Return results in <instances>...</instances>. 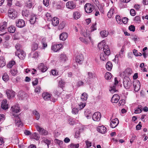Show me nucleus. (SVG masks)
<instances>
[{
    "label": "nucleus",
    "mask_w": 148,
    "mask_h": 148,
    "mask_svg": "<svg viewBox=\"0 0 148 148\" xmlns=\"http://www.w3.org/2000/svg\"><path fill=\"white\" fill-rule=\"evenodd\" d=\"M103 53H101L100 55V58L102 61L107 60L108 56L110 53V51L108 46H105L103 50Z\"/></svg>",
    "instance_id": "1"
},
{
    "label": "nucleus",
    "mask_w": 148,
    "mask_h": 148,
    "mask_svg": "<svg viewBox=\"0 0 148 148\" xmlns=\"http://www.w3.org/2000/svg\"><path fill=\"white\" fill-rule=\"evenodd\" d=\"M123 83L124 87L127 89H129L132 84V82L130 78L127 76L124 77L123 80Z\"/></svg>",
    "instance_id": "2"
},
{
    "label": "nucleus",
    "mask_w": 148,
    "mask_h": 148,
    "mask_svg": "<svg viewBox=\"0 0 148 148\" xmlns=\"http://www.w3.org/2000/svg\"><path fill=\"white\" fill-rule=\"evenodd\" d=\"M15 120V123L16 125L18 127H21L23 125V123L20 120V117L18 115L16 114H13L12 115Z\"/></svg>",
    "instance_id": "3"
},
{
    "label": "nucleus",
    "mask_w": 148,
    "mask_h": 148,
    "mask_svg": "<svg viewBox=\"0 0 148 148\" xmlns=\"http://www.w3.org/2000/svg\"><path fill=\"white\" fill-rule=\"evenodd\" d=\"M15 54L16 56H17L21 60H23L26 56L25 53L22 50L16 51L15 52Z\"/></svg>",
    "instance_id": "4"
},
{
    "label": "nucleus",
    "mask_w": 148,
    "mask_h": 148,
    "mask_svg": "<svg viewBox=\"0 0 148 148\" xmlns=\"http://www.w3.org/2000/svg\"><path fill=\"white\" fill-rule=\"evenodd\" d=\"M118 83L119 82L117 79L116 77H115L114 78V84L112 85L110 87L109 89V91L111 93H114L117 91L116 87V85L118 84Z\"/></svg>",
    "instance_id": "5"
},
{
    "label": "nucleus",
    "mask_w": 148,
    "mask_h": 148,
    "mask_svg": "<svg viewBox=\"0 0 148 148\" xmlns=\"http://www.w3.org/2000/svg\"><path fill=\"white\" fill-rule=\"evenodd\" d=\"M85 9L86 13H90L93 10V6L91 4L87 3L85 5Z\"/></svg>",
    "instance_id": "6"
},
{
    "label": "nucleus",
    "mask_w": 148,
    "mask_h": 148,
    "mask_svg": "<svg viewBox=\"0 0 148 148\" xmlns=\"http://www.w3.org/2000/svg\"><path fill=\"white\" fill-rule=\"evenodd\" d=\"M36 127L37 130L39 132L40 134L44 135H46L48 134V132L47 131L40 127L38 125H36Z\"/></svg>",
    "instance_id": "7"
},
{
    "label": "nucleus",
    "mask_w": 148,
    "mask_h": 148,
    "mask_svg": "<svg viewBox=\"0 0 148 148\" xmlns=\"http://www.w3.org/2000/svg\"><path fill=\"white\" fill-rule=\"evenodd\" d=\"M101 117V115L99 112H95L93 115L92 119L95 121H99Z\"/></svg>",
    "instance_id": "8"
},
{
    "label": "nucleus",
    "mask_w": 148,
    "mask_h": 148,
    "mask_svg": "<svg viewBox=\"0 0 148 148\" xmlns=\"http://www.w3.org/2000/svg\"><path fill=\"white\" fill-rule=\"evenodd\" d=\"M62 47L61 44L57 45H54L52 46L51 49L54 52H57Z\"/></svg>",
    "instance_id": "9"
},
{
    "label": "nucleus",
    "mask_w": 148,
    "mask_h": 148,
    "mask_svg": "<svg viewBox=\"0 0 148 148\" xmlns=\"http://www.w3.org/2000/svg\"><path fill=\"white\" fill-rule=\"evenodd\" d=\"M133 85L134 90L136 92L138 91L140 89V84L139 81H137L133 82Z\"/></svg>",
    "instance_id": "10"
},
{
    "label": "nucleus",
    "mask_w": 148,
    "mask_h": 148,
    "mask_svg": "<svg viewBox=\"0 0 148 148\" xmlns=\"http://www.w3.org/2000/svg\"><path fill=\"white\" fill-rule=\"evenodd\" d=\"M16 12L13 9L10 10V18L12 19H14L17 16Z\"/></svg>",
    "instance_id": "11"
},
{
    "label": "nucleus",
    "mask_w": 148,
    "mask_h": 148,
    "mask_svg": "<svg viewBox=\"0 0 148 148\" xmlns=\"http://www.w3.org/2000/svg\"><path fill=\"white\" fill-rule=\"evenodd\" d=\"M16 25L17 27L20 28H22L25 26V22L24 20L22 19H19L16 22Z\"/></svg>",
    "instance_id": "12"
},
{
    "label": "nucleus",
    "mask_w": 148,
    "mask_h": 148,
    "mask_svg": "<svg viewBox=\"0 0 148 148\" xmlns=\"http://www.w3.org/2000/svg\"><path fill=\"white\" fill-rule=\"evenodd\" d=\"M119 123V121L117 118L112 119L110 122V125L111 127L114 128L116 127Z\"/></svg>",
    "instance_id": "13"
},
{
    "label": "nucleus",
    "mask_w": 148,
    "mask_h": 148,
    "mask_svg": "<svg viewBox=\"0 0 148 148\" xmlns=\"http://www.w3.org/2000/svg\"><path fill=\"white\" fill-rule=\"evenodd\" d=\"M1 108L4 110H6L8 108V104L7 103L6 100L4 99L2 101Z\"/></svg>",
    "instance_id": "14"
},
{
    "label": "nucleus",
    "mask_w": 148,
    "mask_h": 148,
    "mask_svg": "<svg viewBox=\"0 0 148 148\" xmlns=\"http://www.w3.org/2000/svg\"><path fill=\"white\" fill-rule=\"evenodd\" d=\"M84 60V57L82 54H80L78 55L76 58V62L79 64H81L82 63Z\"/></svg>",
    "instance_id": "15"
},
{
    "label": "nucleus",
    "mask_w": 148,
    "mask_h": 148,
    "mask_svg": "<svg viewBox=\"0 0 148 148\" xmlns=\"http://www.w3.org/2000/svg\"><path fill=\"white\" fill-rule=\"evenodd\" d=\"M67 8L70 9H73L75 7V5L73 1H69L67 2L66 4Z\"/></svg>",
    "instance_id": "16"
},
{
    "label": "nucleus",
    "mask_w": 148,
    "mask_h": 148,
    "mask_svg": "<svg viewBox=\"0 0 148 148\" xmlns=\"http://www.w3.org/2000/svg\"><path fill=\"white\" fill-rule=\"evenodd\" d=\"M81 34L82 35L86 38L89 39L90 40H91V38L89 36V34L87 30L86 31L85 30H82L81 32Z\"/></svg>",
    "instance_id": "17"
},
{
    "label": "nucleus",
    "mask_w": 148,
    "mask_h": 148,
    "mask_svg": "<svg viewBox=\"0 0 148 148\" xmlns=\"http://www.w3.org/2000/svg\"><path fill=\"white\" fill-rule=\"evenodd\" d=\"M97 131L102 134H105L106 132V129L104 126L102 125L98 127Z\"/></svg>",
    "instance_id": "18"
},
{
    "label": "nucleus",
    "mask_w": 148,
    "mask_h": 148,
    "mask_svg": "<svg viewBox=\"0 0 148 148\" xmlns=\"http://www.w3.org/2000/svg\"><path fill=\"white\" fill-rule=\"evenodd\" d=\"M119 96L116 94L114 95L112 97L111 101L113 103H117L119 99Z\"/></svg>",
    "instance_id": "19"
},
{
    "label": "nucleus",
    "mask_w": 148,
    "mask_h": 148,
    "mask_svg": "<svg viewBox=\"0 0 148 148\" xmlns=\"http://www.w3.org/2000/svg\"><path fill=\"white\" fill-rule=\"evenodd\" d=\"M11 110L14 112L17 113L20 111V109L18 105L16 104L11 107Z\"/></svg>",
    "instance_id": "20"
},
{
    "label": "nucleus",
    "mask_w": 148,
    "mask_h": 148,
    "mask_svg": "<svg viewBox=\"0 0 148 148\" xmlns=\"http://www.w3.org/2000/svg\"><path fill=\"white\" fill-rule=\"evenodd\" d=\"M68 34L67 33L63 32L60 34V40L64 41L68 37Z\"/></svg>",
    "instance_id": "21"
},
{
    "label": "nucleus",
    "mask_w": 148,
    "mask_h": 148,
    "mask_svg": "<svg viewBox=\"0 0 148 148\" xmlns=\"http://www.w3.org/2000/svg\"><path fill=\"white\" fill-rule=\"evenodd\" d=\"M18 96L19 99L22 100L26 99L27 95L24 92H19Z\"/></svg>",
    "instance_id": "22"
},
{
    "label": "nucleus",
    "mask_w": 148,
    "mask_h": 148,
    "mask_svg": "<svg viewBox=\"0 0 148 148\" xmlns=\"http://www.w3.org/2000/svg\"><path fill=\"white\" fill-rule=\"evenodd\" d=\"M38 68L43 72H45L47 69V67L45 66L42 63H40L39 64Z\"/></svg>",
    "instance_id": "23"
},
{
    "label": "nucleus",
    "mask_w": 148,
    "mask_h": 148,
    "mask_svg": "<svg viewBox=\"0 0 148 148\" xmlns=\"http://www.w3.org/2000/svg\"><path fill=\"white\" fill-rule=\"evenodd\" d=\"M51 21H52V24L54 26H56L59 24V19L57 17H54Z\"/></svg>",
    "instance_id": "24"
},
{
    "label": "nucleus",
    "mask_w": 148,
    "mask_h": 148,
    "mask_svg": "<svg viewBox=\"0 0 148 148\" xmlns=\"http://www.w3.org/2000/svg\"><path fill=\"white\" fill-rule=\"evenodd\" d=\"M105 41L104 40H103L101 42L99 43L98 47L100 50H101L103 48V50L104 49V47L105 46H108L106 45Z\"/></svg>",
    "instance_id": "25"
},
{
    "label": "nucleus",
    "mask_w": 148,
    "mask_h": 148,
    "mask_svg": "<svg viewBox=\"0 0 148 148\" xmlns=\"http://www.w3.org/2000/svg\"><path fill=\"white\" fill-rule=\"evenodd\" d=\"M73 17L74 19H77L80 17V14L78 11L75 12L73 14Z\"/></svg>",
    "instance_id": "26"
},
{
    "label": "nucleus",
    "mask_w": 148,
    "mask_h": 148,
    "mask_svg": "<svg viewBox=\"0 0 148 148\" xmlns=\"http://www.w3.org/2000/svg\"><path fill=\"white\" fill-rule=\"evenodd\" d=\"M42 96L45 100H48L51 97L50 95L47 92H45L42 93Z\"/></svg>",
    "instance_id": "27"
},
{
    "label": "nucleus",
    "mask_w": 148,
    "mask_h": 148,
    "mask_svg": "<svg viewBox=\"0 0 148 148\" xmlns=\"http://www.w3.org/2000/svg\"><path fill=\"white\" fill-rule=\"evenodd\" d=\"M114 12V7H112L110 9L108 14V16L109 18H111L113 15Z\"/></svg>",
    "instance_id": "28"
},
{
    "label": "nucleus",
    "mask_w": 148,
    "mask_h": 148,
    "mask_svg": "<svg viewBox=\"0 0 148 148\" xmlns=\"http://www.w3.org/2000/svg\"><path fill=\"white\" fill-rule=\"evenodd\" d=\"M112 67V63L110 62H107L106 65V69L108 71L111 70Z\"/></svg>",
    "instance_id": "29"
},
{
    "label": "nucleus",
    "mask_w": 148,
    "mask_h": 148,
    "mask_svg": "<svg viewBox=\"0 0 148 148\" xmlns=\"http://www.w3.org/2000/svg\"><path fill=\"white\" fill-rule=\"evenodd\" d=\"M31 137L32 138L35 139L36 140H39L40 137L39 134L36 133H34L32 134L31 135Z\"/></svg>",
    "instance_id": "30"
},
{
    "label": "nucleus",
    "mask_w": 148,
    "mask_h": 148,
    "mask_svg": "<svg viewBox=\"0 0 148 148\" xmlns=\"http://www.w3.org/2000/svg\"><path fill=\"white\" fill-rule=\"evenodd\" d=\"M85 115L87 119H90L91 118L92 116V114L91 112L86 110L85 111Z\"/></svg>",
    "instance_id": "31"
},
{
    "label": "nucleus",
    "mask_w": 148,
    "mask_h": 148,
    "mask_svg": "<svg viewBox=\"0 0 148 148\" xmlns=\"http://www.w3.org/2000/svg\"><path fill=\"white\" fill-rule=\"evenodd\" d=\"M88 97V95L85 93H83L81 96V99L83 101H85L87 100Z\"/></svg>",
    "instance_id": "32"
},
{
    "label": "nucleus",
    "mask_w": 148,
    "mask_h": 148,
    "mask_svg": "<svg viewBox=\"0 0 148 148\" xmlns=\"http://www.w3.org/2000/svg\"><path fill=\"white\" fill-rule=\"evenodd\" d=\"M100 34L102 37L104 38L108 36V32H107L106 30H103L100 32Z\"/></svg>",
    "instance_id": "33"
},
{
    "label": "nucleus",
    "mask_w": 148,
    "mask_h": 148,
    "mask_svg": "<svg viewBox=\"0 0 148 148\" xmlns=\"http://www.w3.org/2000/svg\"><path fill=\"white\" fill-rule=\"evenodd\" d=\"M5 65V62L4 59L2 57L0 58V67H3Z\"/></svg>",
    "instance_id": "34"
},
{
    "label": "nucleus",
    "mask_w": 148,
    "mask_h": 148,
    "mask_svg": "<svg viewBox=\"0 0 148 148\" xmlns=\"http://www.w3.org/2000/svg\"><path fill=\"white\" fill-rule=\"evenodd\" d=\"M88 77L89 79H93L95 78V75L94 73L91 72L88 73Z\"/></svg>",
    "instance_id": "35"
},
{
    "label": "nucleus",
    "mask_w": 148,
    "mask_h": 148,
    "mask_svg": "<svg viewBox=\"0 0 148 148\" xmlns=\"http://www.w3.org/2000/svg\"><path fill=\"white\" fill-rule=\"evenodd\" d=\"M143 108L142 106H139L137 108V109L135 110L134 113L136 114L140 113L142 111Z\"/></svg>",
    "instance_id": "36"
},
{
    "label": "nucleus",
    "mask_w": 148,
    "mask_h": 148,
    "mask_svg": "<svg viewBox=\"0 0 148 148\" xmlns=\"http://www.w3.org/2000/svg\"><path fill=\"white\" fill-rule=\"evenodd\" d=\"M36 21V16L35 15H34L31 17L30 19V22L32 24L34 23Z\"/></svg>",
    "instance_id": "37"
},
{
    "label": "nucleus",
    "mask_w": 148,
    "mask_h": 148,
    "mask_svg": "<svg viewBox=\"0 0 148 148\" xmlns=\"http://www.w3.org/2000/svg\"><path fill=\"white\" fill-rule=\"evenodd\" d=\"M26 6L28 8L30 9L32 7V0H28L26 3Z\"/></svg>",
    "instance_id": "38"
},
{
    "label": "nucleus",
    "mask_w": 148,
    "mask_h": 148,
    "mask_svg": "<svg viewBox=\"0 0 148 148\" xmlns=\"http://www.w3.org/2000/svg\"><path fill=\"white\" fill-rule=\"evenodd\" d=\"M105 77L107 79H110L112 77V75L110 73L107 72L105 74Z\"/></svg>",
    "instance_id": "39"
},
{
    "label": "nucleus",
    "mask_w": 148,
    "mask_h": 148,
    "mask_svg": "<svg viewBox=\"0 0 148 148\" xmlns=\"http://www.w3.org/2000/svg\"><path fill=\"white\" fill-rule=\"evenodd\" d=\"M7 23L6 22H4L3 23V25L0 26V31H3L6 28L7 25Z\"/></svg>",
    "instance_id": "40"
},
{
    "label": "nucleus",
    "mask_w": 148,
    "mask_h": 148,
    "mask_svg": "<svg viewBox=\"0 0 148 148\" xmlns=\"http://www.w3.org/2000/svg\"><path fill=\"white\" fill-rule=\"evenodd\" d=\"M79 147V144H74L71 143L69 145V148H78Z\"/></svg>",
    "instance_id": "41"
},
{
    "label": "nucleus",
    "mask_w": 148,
    "mask_h": 148,
    "mask_svg": "<svg viewBox=\"0 0 148 148\" xmlns=\"http://www.w3.org/2000/svg\"><path fill=\"white\" fill-rule=\"evenodd\" d=\"M22 14L23 16H27L29 14V10H24L22 11Z\"/></svg>",
    "instance_id": "42"
},
{
    "label": "nucleus",
    "mask_w": 148,
    "mask_h": 148,
    "mask_svg": "<svg viewBox=\"0 0 148 148\" xmlns=\"http://www.w3.org/2000/svg\"><path fill=\"white\" fill-rule=\"evenodd\" d=\"M3 79L5 81H7L9 79V76L6 73H5L2 77Z\"/></svg>",
    "instance_id": "43"
},
{
    "label": "nucleus",
    "mask_w": 148,
    "mask_h": 148,
    "mask_svg": "<svg viewBox=\"0 0 148 148\" xmlns=\"http://www.w3.org/2000/svg\"><path fill=\"white\" fill-rule=\"evenodd\" d=\"M33 114L34 115H35L36 119L37 120H38L40 118V114L36 111H33Z\"/></svg>",
    "instance_id": "44"
},
{
    "label": "nucleus",
    "mask_w": 148,
    "mask_h": 148,
    "mask_svg": "<svg viewBox=\"0 0 148 148\" xmlns=\"http://www.w3.org/2000/svg\"><path fill=\"white\" fill-rule=\"evenodd\" d=\"M41 44L42 45L43 47L44 48L47 47V45L46 42V39L44 38H42L41 41Z\"/></svg>",
    "instance_id": "45"
},
{
    "label": "nucleus",
    "mask_w": 148,
    "mask_h": 148,
    "mask_svg": "<svg viewBox=\"0 0 148 148\" xmlns=\"http://www.w3.org/2000/svg\"><path fill=\"white\" fill-rule=\"evenodd\" d=\"M16 95L15 92L12 90H10V99H13Z\"/></svg>",
    "instance_id": "46"
},
{
    "label": "nucleus",
    "mask_w": 148,
    "mask_h": 148,
    "mask_svg": "<svg viewBox=\"0 0 148 148\" xmlns=\"http://www.w3.org/2000/svg\"><path fill=\"white\" fill-rule=\"evenodd\" d=\"M38 45L37 44L34 43L32 45V49L33 51H35L38 48Z\"/></svg>",
    "instance_id": "47"
},
{
    "label": "nucleus",
    "mask_w": 148,
    "mask_h": 148,
    "mask_svg": "<svg viewBox=\"0 0 148 148\" xmlns=\"http://www.w3.org/2000/svg\"><path fill=\"white\" fill-rule=\"evenodd\" d=\"M60 58L62 62H65L67 59L66 55L64 54H62L60 55Z\"/></svg>",
    "instance_id": "48"
},
{
    "label": "nucleus",
    "mask_w": 148,
    "mask_h": 148,
    "mask_svg": "<svg viewBox=\"0 0 148 148\" xmlns=\"http://www.w3.org/2000/svg\"><path fill=\"white\" fill-rule=\"evenodd\" d=\"M13 66L14 68L16 67V62L13 60H11L10 61V68Z\"/></svg>",
    "instance_id": "49"
},
{
    "label": "nucleus",
    "mask_w": 148,
    "mask_h": 148,
    "mask_svg": "<svg viewBox=\"0 0 148 148\" xmlns=\"http://www.w3.org/2000/svg\"><path fill=\"white\" fill-rule=\"evenodd\" d=\"M11 73L12 75H15L17 73V71L16 68L15 67L14 69H11Z\"/></svg>",
    "instance_id": "50"
},
{
    "label": "nucleus",
    "mask_w": 148,
    "mask_h": 148,
    "mask_svg": "<svg viewBox=\"0 0 148 148\" xmlns=\"http://www.w3.org/2000/svg\"><path fill=\"white\" fill-rule=\"evenodd\" d=\"M46 16L47 18V20L48 21H50L52 19V17L50 14L48 13H47L46 14Z\"/></svg>",
    "instance_id": "51"
},
{
    "label": "nucleus",
    "mask_w": 148,
    "mask_h": 148,
    "mask_svg": "<svg viewBox=\"0 0 148 148\" xmlns=\"http://www.w3.org/2000/svg\"><path fill=\"white\" fill-rule=\"evenodd\" d=\"M116 19L117 23L119 24H121V18L119 15H117L116 16Z\"/></svg>",
    "instance_id": "52"
},
{
    "label": "nucleus",
    "mask_w": 148,
    "mask_h": 148,
    "mask_svg": "<svg viewBox=\"0 0 148 148\" xmlns=\"http://www.w3.org/2000/svg\"><path fill=\"white\" fill-rule=\"evenodd\" d=\"M86 39H85L82 37L79 38V39L81 41L86 44H88V38H86Z\"/></svg>",
    "instance_id": "53"
},
{
    "label": "nucleus",
    "mask_w": 148,
    "mask_h": 148,
    "mask_svg": "<svg viewBox=\"0 0 148 148\" xmlns=\"http://www.w3.org/2000/svg\"><path fill=\"white\" fill-rule=\"evenodd\" d=\"M86 105L85 103H81L79 105V108L80 110L84 108Z\"/></svg>",
    "instance_id": "54"
},
{
    "label": "nucleus",
    "mask_w": 148,
    "mask_h": 148,
    "mask_svg": "<svg viewBox=\"0 0 148 148\" xmlns=\"http://www.w3.org/2000/svg\"><path fill=\"white\" fill-rule=\"evenodd\" d=\"M81 130H82L83 129H80L79 131H77L76 132L75 135V137L76 138H78L80 136V132Z\"/></svg>",
    "instance_id": "55"
},
{
    "label": "nucleus",
    "mask_w": 148,
    "mask_h": 148,
    "mask_svg": "<svg viewBox=\"0 0 148 148\" xmlns=\"http://www.w3.org/2000/svg\"><path fill=\"white\" fill-rule=\"evenodd\" d=\"M15 27L14 26H11L10 27V33H14L15 31Z\"/></svg>",
    "instance_id": "56"
},
{
    "label": "nucleus",
    "mask_w": 148,
    "mask_h": 148,
    "mask_svg": "<svg viewBox=\"0 0 148 148\" xmlns=\"http://www.w3.org/2000/svg\"><path fill=\"white\" fill-rule=\"evenodd\" d=\"M21 46L19 44H17L16 45V51H20L22 50L21 49Z\"/></svg>",
    "instance_id": "57"
},
{
    "label": "nucleus",
    "mask_w": 148,
    "mask_h": 148,
    "mask_svg": "<svg viewBox=\"0 0 148 148\" xmlns=\"http://www.w3.org/2000/svg\"><path fill=\"white\" fill-rule=\"evenodd\" d=\"M85 143L87 146V147L86 148H88L89 147L91 146L92 143L90 142L88 140H86V141Z\"/></svg>",
    "instance_id": "58"
},
{
    "label": "nucleus",
    "mask_w": 148,
    "mask_h": 148,
    "mask_svg": "<svg viewBox=\"0 0 148 148\" xmlns=\"http://www.w3.org/2000/svg\"><path fill=\"white\" fill-rule=\"evenodd\" d=\"M129 29L130 31L134 32L135 30V27L133 25H131L129 27Z\"/></svg>",
    "instance_id": "59"
},
{
    "label": "nucleus",
    "mask_w": 148,
    "mask_h": 148,
    "mask_svg": "<svg viewBox=\"0 0 148 148\" xmlns=\"http://www.w3.org/2000/svg\"><path fill=\"white\" fill-rule=\"evenodd\" d=\"M128 21V19L126 17H124L123 18L122 20V22L124 23V24H126L127 23V22Z\"/></svg>",
    "instance_id": "60"
},
{
    "label": "nucleus",
    "mask_w": 148,
    "mask_h": 148,
    "mask_svg": "<svg viewBox=\"0 0 148 148\" xmlns=\"http://www.w3.org/2000/svg\"><path fill=\"white\" fill-rule=\"evenodd\" d=\"M78 112V110L77 108H73L72 111V112L73 114H77Z\"/></svg>",
    "instance_id": "61"
},
{
    "label": "nucleus",
    "mask_w": 148,
    "mask_h": 148,
    "mask_svg": "<svg viewBox=\"0 0 148 148\" xmlns=\"http://www.w3.org/2000/svg\"><path fill=\"white\" fill-rule=\"evenodd\" d=\"M130 14L132 16H134L136 14V12L133 9H131L130 10Z\"/></svg>",
    "instance_id": "62"
},
{
    "label": "nucleus",
    "mask_w": 148,
    "mask_h": 148,
    "mask_svg": "<svg viewBox=\"0 0 148 148\" xmlns=\"http://www.w3.org/2000/svg\"><path fill=\"white\" fill-rule=\"evenodd\" d=\"M43 3L47 7L49 5V2L48 0H43Z\"/></svg>",
    "instance_id": "63"
},
{
    "label": "nucleus",
    "mask_w": 148,
    "mask_h": 148,
    "mask_svg": "<svg viewBox=\"0 0 148 148\" xmlns=\"http://www.w3.org/2000/svg\"><path fill=\"white\" fill-rule=\"evenodd\" d=\"M59 85L61 88L63 87L64 85V82L62 81V80H60L59 81Z\"/></svg>",
    "instance_id": "64"
}]
</instances>
